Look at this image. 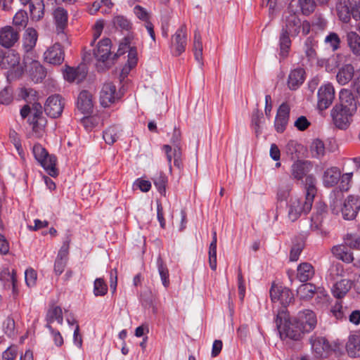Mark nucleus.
Segmentation results:
<instances>
[{
    "label": "nucleus",
    "mask_w": 360,
    "mask_h": 360,
    "mask_svg": "<svg viewBox=\"0 0 360 360\" xmlns=\"http://www.w3.org/2000/svg\"><path fill=\"white\" fill-rule=\"evenodd\" d=\"M356 110L357 101L353 93L349 89H342L339 94V103L330 110L333 124L340 129H347Z\"/></svg>",
    "instance_id": "obj_1"
},
{
    "label": "nucleus",
    "mask_w": 360,
    "mask_h": 360,
    "mask_svg": "<svg viewBox=\"0 0 360 360\" xmlns=\"http://www.w3.org/2000/svg\"><path fill=\"white\" fill-rule=\"evenodd\" d=\"M134 39V34L128 33L120 43L117 53L110 59L112 64L117 57L123 55L129 51L127 64L123 67L120 74V77L122 79L127 76L131 69L135 67L137 63L136 49L135 47L131 46V44Z\"/></svg>",
    "instance_id": "obj_2"
},
{
    "label": "nucleus",
    "mask_w": 360,
    "mask_h": 360,
    "mask_svg": "<svg viewBox=\"0 0 360 360\" xmlns=\"http://www.w3.org/2000/svg\"><path fill=\"white\" fill-rule=\"evenodd\" d=\"M275 322L281 339L289 338L297 341L302 338L304 333L302 328H300L299 323H297L295 317L285 321L282 326V318L278 314Z\"/></svg>",
    "instance_id": "obj_3"
},
{
    "label": "nucleus",
    "mask_w": 360,
    "mask_h": 360,
    "mask_svg": "<svg viewBox=\"0 0 360 360\" xmlns=\"http://www.w3.org/2000/svg\"><path fill=\"white\" fill-rule=\"evenodd\" d=\"M336 10L343 22H349L351 17L356 20H360V0H338Z\"/></svg>",
    "instance_id": "obj_4"
},
{
    "label": "nucleus",
    "mask_w": 360,
    "mask_h": 360,
    "mask_svg": "<svg viewBox=\"0 0 360 360\" xmlns=\"http://www.w3.org/2000/svg\"><path fill=\"white\" fill-rule=\"evenodd\" d=\"M32 152L35 159L44 167L47 173L53 176H57L58 174L56 167V158L49 155L48 152L40 144H35L33 146Z\"/></svg>",
    "instance_id": "obj_5"
},
{
    "label": "nucleus",
    "mask_w": 360,
    "mask_h": 360,
    "mask_svg": "<svg viewBox=\"0 0 360 360\" xmlns=\"http://www.w3.org/2000/svg\"><path fill=\"white\" fill-rule=\"evenodd\" d=\"M313 202L309 200L292 197L288 205V217L291 221H295L302 214H307L311 210Z\"/></svg>",
    "instance_id": "obj_6"
},
{
    "label": "nucleus",
    "mask_w": 360,
    "mask_h": 360,
    "mask_svg": "<svg viewBox=\"0 0 360 360\" xmlns=\"http://www.w3.org/2000/svg\"><path fill=\"white\" fill-rule=\"evenodd\" d=\"M293 5L290 4L287 11L283 13V21L284 25L281 30H286L292 37L298 35L301 28V20L293 11Z\"/></svg>",
    "instance_id": "obj_7"
},
{
    "label": "nucleus",
    "mask_w": 360,
    "mask_h": 360,
    "mask_svg": "<svg viewBox=\"0 0 360 360\" xmlns=\"http://www.w3.org/2000/svg\"><path fill=\"white\" fill-rule=\"evenodd\" d=\"M187 44V27L183 24L176 31L171 39V49L175 56H180L186 50Z\"/></svg>",
    "instance_id": "obj_8"
},
{
    "label": "nucleus",
    "mask_w": 360,
    "mask_h": 360,
    "mask_svg": "<svg viewBox=\"0 0 360 360\" xmlns=\"http://www.w3.org/2000/svg\"><path fill=\"white\" fill-rule=\"evenodd\" d=\"M123 93L121 90L116 92V86L112 82L103 84L100 93V101L102 106L106 108L120 100Z\"/></svg>",
    "instance_id": "obj_9"
},
{
    "label": "nucleus",
    "mask_w": 360,
    "mask_h": 360,
    "mask_svg": "<svg viewBox=\"0 0 360 360\" xmlns=\"http://www.w3.org/2000/svg\"><path fill=\"white\" fill-rule=\"evenodd\" d=\"M20 39V30L11 25L0 28V46L5 49L13 47Z\"/></svg>",
    "instance_id": "obj_10"
},
{
    "label": "nucleus",
    "mask_w": 360,
    "mask_h": 360,
    "mask_svg": "<svg viewBox=\"0 0 360 360\" xmlns=\"http://www.w3.org/2000/svg\"><path fill=\"white\" fill-rule=\"evenodd\" d=\"M64 106V99L61 96L55 94L47 98L44 105V111L48 116L56 118L61 115Z\"/></svg>",
    "instance_id": "obj_11"
},
{
    "label": "nucleus",
    "mask_w": 360,
    "mask_h": 360,
    "mask_svg": "<svg viewBox=\"0 0 360 360\" xmlns=\"http://www.w3.org/2000/svg\"><path fill=\"white\" fill-rule=\"evenodd\" d=\"M295 318L297 323H299L304 334L312 331L317 324L316 314L313 311L309 309H304L300 311Z\"/></svg>",
    "instance_id": "obj_12"
},
{
    "label": "nucleus",
    "mask_w": 360,
    "mask_h": 360,
    "mask_svg": "<svg viewBox=\"0 0 360 360\" xmlns=\"http://www.w3.org/2000/svg\"><path fill=\"white\" fill-rule=\"evenodd\" d=\"M360 209V199L358 196L350 195L345 200L341 208L342 217L346 220L354 219Z\"/></svg>",
    "instance_id": "obj_13"
},
{
    "label": "nucleus",
    "mask_w": 360,
    "mask_h": 360,
    "mask_svg": "<svg viewBox=\"0 0 360 360\" xmlns=\"http://www.w3.org/2000/svg\"><path fill=\"white\" fill-rule=\"evenodd\" d=\"M270 297L273 302H279L283 306L288 305L293 300V295L290 289L281 285H272Z\"/></svg>",
    "instance_id": "obj_14"
},
{
    "label": "nucleus",
    "mask_w": 360,
    "mask_h": 360,
    "mask_svg": "<svg viewBox=\"0 0 360 360\" xmlns=\"http://www.w3.org/2000/svg\"><path fill=\"white\" fill-rule=\"evenodd\" d=\"M334 98L335 91L331 84L321 86L318 91V108L320 110L327 109L333 103Z\"/></svg>",
    "instance_id": "obj_15"
},
{
    "label": "nucleus",
    "mask_w": 360,
    "mask_h": 360,
    "mask_svg": "<svg viewBox=\"0 0 360 360\" xmlns=\"http://www.w3.org/2000/svg\"><path fill=\"white\" fill-rule=\"evenodd\" d=\"M20 56L14 50L5 51L0 48V67L2 69H11L20 65Z\"/></svg>",
    "instance_id": "obj_16"
},
{
    "label": "nucleus",
    "mask_w": 360,
    "mask_h": 360,
    "mask_svg": "<svg viewBox=\"0 0 360 360\" xmlns=\"http://www.w3.org/2000/svg\"><path fill=\"white\" fill-rule=\"evenodd\" d=\"M44 57L46 62L59 65L64 61L65 53L61 45L56 43L44 52Z\"/></svg>",
    "instance_id": "obj_17"
},
{
    "label": "nucleus",
    "mask_w": 360,
    "mask_h": 360,
    "mask_svg": "<svg viewBox=\"0 0 360 360\" xmlns=\"http://www.w3.org/2000/svg\"><path fill=\"white\" fill-rule=\"evenodd\" d=\"M162 148L167 156L169 171L172 172V159L174 160V165L179 169H181L183 168V162L181 159L182 152L181 146L176 145V146H174V148H172L169 145H164Z\"/></svg>",
    "instance_id": "obj_18"
},
{
    "label": "nucleus",
    "mask_w": 360,
    "mask_h": 360,
    "mask_svg": "<svg viewBox=\"0 0 360 360\" xmlns=\"http://www.w3.org/2000/svg\"><path fill=\"white\" fill-rule=\"evenodd\" d=\"M290 105L287 103H283L277 110L274 127L278 133H283L288 124L290 115Z\"/></svg>",
    "instance_id": "obj_19"
},
{
    "label": "nucleus",
    "mask_w": 360,
    "mask_h": 360,
    "mask_svg": "<svg viewBox=\"0 0 360 360\" xmlns=\"http://www.w3.org/2000/svg\"><path fill=\"white\" fill-rule=\"evenodd\" d=\"M309 341L313 351L318 356L325 357L331 351L330 343L323 337L312 336Z\"/></svg>",
    "instance_id": "obj_20"
},
{
    "label": "nucleus",
    "mask_w": 360,
    "mask_h": 360,
    "mask_svg": "<svg viewBox=\"0 0 360 360\" xmlns=\"http://www.w3.org/2000/svg\"><path fill=\"white\" fill-rule=\"evenodd\" d=\"M87 71L84 65L78 66L76 68L67 66L64 72V78L69 82H76L77 83L84 80L86 76Z\"/></svg>",
    "instance_id": "obj_21"
},
{
    "label": "nucleus",
    "mask_w": 360,
    "mask_h": 360,
    "mask_svg": "<svg viewBox=\"0 0 360 360\" xmlns=\"http://www.w3.org/2000/svg\"><path fill=\"white\" fill-rule=\"evenodd\" d=\"M326 205L320 202L316 205L315 212L311 217L310 228L312 231H318L322 226L323 219L326 214Z\"/></svg>",
    "instance_id": "obj_22"
},
{
    "label": "nucleus",
    "mask_w": 360,
    "mask_h": 360,
    "mask_svg": "<svg viewBox=\"0 0 360 360\" xmlns=\"http://www.w3.org/2000/svg\"><path fill=\"white\" fill-rule=\"evenodd\" d=\"M340 176L341 171L338 167L327 168L323 174V184L327 188L333 187L339 182Z\"/></svg>",
    "instance_id": "obj_23"
},
{
    "label": "nucleus",
    "mask_w": 360,
    "mask_h": 360,
    "mask_svg": "<svg viewBox=\"0 0 360 360\" xmlns=\"http://www.w3.org/2000/svg\"><path fill=\"white\" fill-rule=\"evenodd\" d=\"M111 41L108 38L102 39L98 43L94 51V55L98 60L105 62L109 60L110 55Z\"/></svg>",
    "instance_id": "obj_24"
},
{
    "label": "nucleus",
    "mask_w": 360,
    "mask_h": 360,
    "mask_svg": "<svg viewBox=\"0 0 360 360\" xmlns=\"http://www.w3.org/2000/svg\"><path fill=\"white\" fill-rule=\"evenodd\" d=\"M311 167L312 165L309 161H297L291 167V174L294 179L300 180L307 176Z\"/></svg>",
    "instance_id": "obj_25"
},
{
    "label": "nucleus",
    "mask_w": 360,
    "mask_h": 360,
    "mask_svg": "<svg viewBox=\"0 0 360 360\" xmlns=\"http://www.w3.org/2000/svg\"><path fill=\"white\" fill-rule=\"evenodd\" d=\"M305 71L303 68H298L292 70L288 79V86L291 90H296L303 84L305 79Z\"/></svg>",
    "instance_id": "obj_26"
},
{
    "label": "nucleus",
    "mask_w": 360,
    "mask_h": 360,
    "mask_svg": "<svg viewBox=\"0 0 360 360\" xmlns=\"http://www.w3.org/2000/svg\"><path fill=\"white\" fill-rule=\"evenodd\" d=\"M345 40L350 52L356 57H360V34L355 31L346 33Z\"/></svg>",
    "instance_id": "obj_27"
},
{
    "label": "nucleus",
    "mask_w": 360,
    "mask_h": 360,
    "mask_svg": "<svg viewBox=\"0 0 360 360\" xmlns=\"http://www.w3.org/2000/svg\"><path fill=\"white\" fill-rule=\"evenodd\" d=\"M77 108L82 113H90L93 109L92 95L87 91H82L78 96Z\"/></svg>",
    "instance_id": "obj_28"
},
{
    "label": "nucleus",
    "mask_w": 360,
    "mask_h": 360,
    "mask_svg": "<svg viewBox=\"0 0 360 360\" xmlns=\"http://www.w3.org/2000/svg\"><path fill=\"white\" fill-rule=\"evenodd\" d=\"M37 32L32 27H28L22 37V46L26 52L32 51L36 46L37 41Z\"/></svg>",
    "instance_id": "obj_29"
},
{
    "label": "nucleus",
    "mask_w": 360,
    "mask_h": 360,
    "mask_svg": "<svg viewBox=\"0 0 360 360\" xmlns=\"http://www.w3.org/2000/svg\"><path fill=\"white\" fill-rule=\"evenodd\" d=\"M347 246L340 245L333 246L331 249L333 255L342 262L349 264L354 261L353 253L349 251Z\"/></svg>",
    "instance_id": "obj_30"
},
{
    "label": "nucleus",
    "mask_w": 360,
    "mask_h": 360,
    "mask_svg": "<svg viewBox=\"0 0 360 360\" xmlns=\"http://www.w3.org/2000/svg\"><path fill=\"white\" fill-rule=\"evenodd\" d=\"M203 45L202 37L200 32L196 30L194 32L193 41V51L195 59L200 64L203 65L202 58Z\"/></svg>",
    "instance_id": "obj_31"
},
{
    "label": "nucleus",
    "mask_w": 360,
    "mask_h": 360,
    "mask_svg": "<svg viewBox=\"0 0 360 360\" xmlns=\"http://www.w3.org/2000/svg\"><path fill=\"white\" fill-rule=\"evenodd\" d=\"M316 185V180L313 175H308L306 176L304 181V188L305 191L304 198L309 200L312 202H314V199L317 193V188Z\"/></svg>",
    "instance_id": "obj_32"
},
{
    "label": "nucleus",
    "mask_w": 360,
    "mask_h": 360,
    "mask_svg": "<svg viewBox=\"0 0 360 360\" xmlns=\"http://www.w3.org/2000/svg\"><path fill=\"white\" fill-rule=\"evenodd\" d=\"M113 27L121 32L134 33L131 32L133 25L131 22L125 16L122 15H115L112 20Z\"/></svg>",
    "instance_id": "obj_33"
},
{
    "label": "nucleus",
    "mask_w": 360,
    "mask_h": 360,
    "mask_svg": "<svg viewBox=\"0 0 360 360\" xmlns=\"http://www.w3.org/2000/svg\"><path fill=\"white\" fill-rule=\"evenodd\" d=\"M354 73V69L351 64L342 66L336 75L338 82L341 85L347 84L352 79Z\"/></svg>",
    "instance_id": "obj_34"
},
{
    "label": "nucleus",
    "mask_w": 360,
    "mask_h": 360,
    "mask_svg": "<svg viewBox=\"0 0 360 360\" xmlns=\"http://www.w3.org/2000/svg\"><path fill=\"white\" fill-rule=\"evenodd\" d=\"M352 285V283L350 280L341 279L333 285L332 292L335 297L340 299L348 292Z\"/></svg>",
    "instance_id": "obj_35"
},
{
    "label": "nucleus",
    "mask_w": 360,
    "mask_h": 360,
    "mask_svg": "<svg viewBox=\"0 0 360 360\" xmlns=\"http://www.w3.org/2000/svg\"><path fill=\"white\" fill-rule=\"evenodd\" d=\"M297 277L301 282H307L314 275L313 266L308 262H303L297 266Z\"/></svg>",
    "instance_id": "obj_36"
},
{
    "label": "nucleus",
    "mask_w": 360,
    "mask_h": 360,
    "mask_svg": "<svg viewBox=\"0 0 360 360\" xmlns=\"http://www.w3.org/2000/svg\"><path fill=\"white\" fill-rule=\"evenodd\" d=\"M30 74L32 81L38 83L45 78L46 72L38 61L33 60L30 64Z\"/></svg>",
    "instance_id": "obj_37"
},
{
    "label": "nucleus",
    "mask_w": 360,
    "mask_h": 360,
    "mask_svg": "<svg viewBox=\"0 0 360 360\" xmlns=\"http://www.w3.org/2000/svg\"><path fill=\"white\" fill-rule=\"evenodd\" d=\"M290 33H288L286 30H281L279 37V46H280V56L282 58L288 56L290 46L291 40L290 39Z\"/></svg>",
    "instance_id": "obj_38"
},
{
    "label": "nucleus",
    "mask_w": 360,
    "mask_h": 360,
    "mask_svg": "<svg viewBox=\"0 0 360 360\" xmlns=\"http://www.w3.org/2000/svg\"><path fill=\"white\" fill-rule=\"evenodd\" d=\"M292 184L290 179L285 178L281 180L278 186L277 198L279 200H285L290 195Z\"/></svg>",
    "instance_id": "obj_39"
},
{
    "label": "nucleus",
    "mask_w": 360,
    "mask_h": 360,
    "mask_svg": "<svg viewBox=\"0 0 360 360\" xmlns=\"http://www.w3.org/2000/svg\"><path fill=\"white\" fill-rule=\"evenodd\" d=\"M30 11L32 19L40 20L44 13V4L43 0H34L30 5Z\"/></svg>",
    "instance_id": "obj_40"
},
{
    "label": "nucleus",
    "mask_w": 360,
    "mask_h": 360,
    "mask_svg": "<svg viewBox=\"0 0 360 360\" xmlns=\"http://www.w3.org/2000/svg\"><path fill=\"white\" fill-rule=\"evenodd\" d=\"M316 292V286L311 283L302 284L297 290V295L301 300H309L312 298Z\"/></svg>",
    "instance_id": "obj_41"
},
{
    "label": "nucleus",
    "mask_w": 360,
    "mask_h": 360,
    "mask_svg": "<svg viewBox=\"0 0 360 360\" xmlns=\"http://www.w3.org/2000/svg\"><path fill=\"white\" fill-rule=\"evenodd\" d=\"M157 266L162 285L164 287L168 288L170 283L169 278V270L160 255H159L157 259Z\"/></svg>",
    "instance_id": "obj_42"
},
{
    "label": "nucleus",
    "mask_w": 360,
    "mask_h": 360,
    "mask_svg": "<svg viewBox=\"0 0 360 360\" xmlns=\"http://www.w3.org/2000/svg\"><path fill=\"white\" fill-rule=\"evenodd\" d=\"M209 264L212 270L217 269V233L213 231L212 240L209 247Z\"/></svg>",
    "instance_id": "obj_43"
},
{
    "label": "nucleus",
    "mask_w": 360,
    "mask_h": 360,
    "mask_svg": "<svg viewBox=\"0 0 360 360\" xmlns=\"http://www.w3.org/2000/svg\"><path fill=\"white\" fill-rule=\"evenodd\" d=\"M53 18L57 27L63 29L68 22V12L62 7H58L53 11Z\"/></svg>",
    "instance_id": "obj_44"
},
{
    "label": "nucleus",
    "mask_w": 360,
    "mask_h": 360,
    "mask_svg": "<svg viewBox=\"0 0 360 360\" xmlns=\"http://www.w3.org/2000/svg\"><path fill=\"white\" fill-rule=\"evenodd\" d=\"M46 319L48 322L47 324L50 325V323L56 321L60 325H62L63 322V318L61 308L57 306L51 307L48 311Z\"/></svg>",
    "instance_id": "obj_45"
},
{
    "label": "nucleus",
    "mask_w": 360,
    "mask_h": 360,
    "mask_svg": "<svg viewBox=\"0 0 360 360\" xmlns=\"http://www.w3.org/2000/svg\"><path fill=\"white\" fill-rule=\"evenodd\" d=\"M310 152L313 158H321L325 155V146L320 139L314 140L310 146Z\"/></svg>",
    "instance_id": "obj_46"
},
{
    "label": "nucleus",
    "mask_w": 360,
    "mask_h": 360,
    "mask_svg": "<svg viewBox=\"0 0 360 360\" xmlns=\"http://www.w3.org/2000/svg\"><path fill=\"white\" fill-rule=\"evenodd\" d=\"M28 22V16L25 11H18L13 18L15 29H19L20 32L26 27Z\"/></svg>",
    "instance_id": "obj_47"
},
{
    "label": "nucleus",
    "mask_w": 360,
    "mask_h": 360,
    "mask_svg": "<svg viewBox=\"0 0 360 360\" xmlns=\"http://www.w3.org/2000/svg\"><path fill=\"white\" fill-rule=\"evenodd\" d=\"M346 246L355 250H360V233H347L344 238Z\"/></svg>",
    "instance_id": "obj_48"
},
{
    "label": "nucleus",
    "mask_w": 360,
    "mask_h": 360,
    "mask_svg": "<svg viewBox=\"0 0 360 360\" xmlns=\"http://www.w3.org/2000/svg\"><path fill=\"white\" fill-rule=\"evenodd\" d=\"M316 42L309 37L307 39L304 43V53L306 56L307 57L309 60H313L316 58Z\"/></svg>",
    "instance_id": "obj_49"
},
{
    "label": "nucleus",
    "mask_w": 360,
    "mask_h": 360,
    "mask_svg": "<svg viewBox=\"0 0 360 360\" xmlns=\"http://www.w3.org/2000/svg\"><path fill=\"white\" fill-rule=\"evenodd\" d=\"M297 4L304 15H309L315 10L316 4L313 0H293L290 4Z\"/></svg>",
    "instance_id": "obj_50"
},
{
    "label": "nucleus",
    "mask_w": 360,
    "mask_h": 360,
    "mask_svg": "<svg viewBox=\"0 0 360 360\" xmlns=\"http://www.w3.org/2000/svg\"><path fill=\"white\" fill-rule=\"evenodd\" d=\"M346 350L350 357L355 358L359 355L360 345L354 338L349 335L346 344Z\"/></svg>",
    "instance_id": "obj_51"
},
{
    "label": "nucleus",
    "mask_w": 360,
    "mask_h": 360,
    "mask_svg": "<svg viewBox=\"0 0 360 360\" xmlns=\"http://www.w3.org/2000/svg\"><path fill=\"white\" fill-rule=\"evenodd\" d=\"M0 279L5 282L11 283L13 287V292L17 293V280L15 277V272L14 270H13L12 272H10L8 269L3 270L0 274Z\"/></svg>",
    "instance_id": "obj_52"
},
{
    "label": "nucleus",
    "mask_w": 360,
    "mask_h": 360,
    "mask_svg": "<svg viewBox=\"0 0 360 360\" xmlns=\"http://www.w3.org/2000/svg\"><path fill=\"white\" fill-rule=\"evenodd\" d=\"M302 146L295 141H290L285 146L286 153L291 157L292 159L297 158V153L300 151Z\"/></svg>",
    "instance_id": "obj_53"
},
{
    "label": "nucleus",
    "mask_w": 360,
    "mask_h": 360,
    "mask_svg": "<svg viewBox=\"0 0 360 360\" xmlns=\"http://www.w3.org/2000/svg\"><path fill=\"white\" fill-rule=\"evenodd\" d=\"M103 139L108 144L114 143L118 139V130L116 127H110L107 129L103 135Z\"/></svg>",
    "instance_id": "obj_54"
},
{
    "label": "nucleus",
    "mask_w": 360,
    "mask_h": 360,
    "mask_svg": "<svg viewBox=\"0 0 360 360\" xmlns=\"http://www.w3.org/2000/svg\"><path fill=\"white\" fill-rule=\"evenodd\" d=\"M108 292V286L103 279L96 278L94 281V293L96 296H103Z\"/></svg>",
    "instance_id": "obj_55"
},
{
    "label": "nucleus",
    "mask_w": 360,
    "mask_h": 360,
    "mask_svg": "<svg viewBox=\"0 0 360 360\" xmlns=\"http://www.w3.org/2000/svg\"><path fill=\"white\" fill-rule=\"evenodd\" d=\"M325 42L330 45L333 51H336L340 47V39L336 33L331 32L326 37Z\"/></svg>",
    "instance_id": "obj_56"
},
{
    "label": "nucleus",
    "mask_w": 360,
    "mask_h": 360,
    "mask_svg": "<svg viewBox=\"0 0 360 360\" xmlns=\"http://www.w3.org/2000/svg\"><path fill=\"white\" fill-rule=\"evenodd\" d=\"M13 101V91L10 87H5L0 91V104L9 105Z\"/></svg>",
    "instance_id": "obj_57"
},
{
    "label": "nucleus",
    "mask_w": 360,
    "mask_h": 360,
    "mask_svg": "<svg viewBox=\"0 0 360 360\" xmlns=\"http://www.w3.org/2000/svg\"><path fill=\"white\" fill-rule=\"evenodd\" d=\"M25 278L27 286H34L37 278V271L32 268L27 269L25 272Z\"/></svg>",
    "instance_id": "obj_58"
},
{
    "label": "nucleus",
    "mask_w": 360,
    "mask_h": 360,
    "mask_svg": "<svg viewBox=\"0 0 360 360\" xmlns=\"http://www.w3.org/2000/svg\"><path fill=\"white\" fill-rule=\"evenodd\" d=\"M3 329L5 333L8 336L15 335V321L11 317H7L3 323Z\"/></svg>",
    "instance_id": "obj_59"
},
{
    "label": "nucleus",
    "mask_w": 360,
    "mask_h": 360,
    "mask_svg": "<svg viewBox=\"0 0 360 360\" xmlns=\"http://www.w3.org/2000/svg\"><path fill=\"white\" fill-rule=\"evenodd\" d=\"M46 120H37V121H32L33 124V131L37 138H41L44 134V128L46 125Z\"/></svg>",
    "instance_id": "obj_60"
},
{
    "label": "nucleus",
    "mask_w": 360,
    "mask_h": 360,
    "mask_svg": "<svg viewBox=\"0 0 360 360\" xmlns=\"http://www.w3.org/2000/svg\"><path fill=\"white\" fill-rule=\"evenodd\" d=\"M353 176V172L345 173L340 176V190L347 191L350 187L349 184Z\"/></svg>",
    "instance_id": "obj_61"
},
{
    "label": "nucleus",
    "mask_w": 360,
    "mask_h": 360,
    "mask_svg": "<svg viewBox=\"0 0 360 360\" xmlns=\"http://www.w3.org/2000/svg\"><path fill=\"white\" fill-rule=\"evenodd\" d=\"M31 113L32 114V120L37 121V120H45L42 117V106L39 103L34 102L31 107Z\"/></svg>",
    "instance_id": "obj_62"
},
{
    "label": "nucleus",
    "mask_w": 360,
    "mask_h": 360,
    "mask_svg": "<svg viewBox=\"0 0 360 360\" xmlns=\"http://www.w3.org/2000/svg\"><path fill=\"white\" fill-rule=\"evenodd\" d=\"M153 181L158 191L160 193H165V186L167 181V177L164 174H160L158 176L153 179Z\"/></svg>",
    "instance_id": "obj_63"
},
{
    "label": "nucleus",
    "mask_w": 360,
    "mask_h": 360,
    "mask_svg": "<svg viewBox=\"0 0 360 360\" xmlns=\"http://www.w3.org/2000/svg\"><path fill=\"white\" fill-rule=\"evenodd\" d=\"M134 13L139 19L144 21L145 22L149 21L150 14L142 6L139 5L136 6L134 8Z\"/></svg>",
    "instance_id": "obj_64"
}]
</instances>
